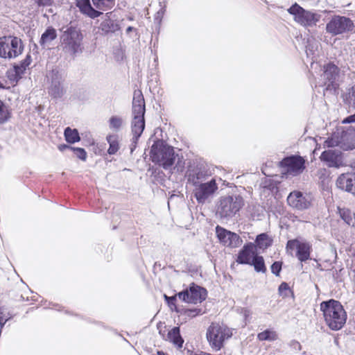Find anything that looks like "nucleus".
Returning <instances> with one entry per match:
<instances>
[{
  "label": "nucleus",
  "mask_w": 355,
  "mask_h": 355,
  "mask_svg": "<svg viewBox=\"0 0 355 355\" xmlns=\"http://www.w3.org/2000/svg\"><path fill=\"white\" fill-rule=\"evenodd\" d=\"M313 197L310 193L295 190L289 193L287 202L290 207L298 211L310 209L313 205Z\"/></svg>",
  "instance_id": "10"
},
{
  "label": "nucleus",
  "mask_w": 355,
  "mask_h": 355,
  "mask_svg": "<svg viewBox=\"0 0 355 355\" xmlns=\"http://www.w3.org/2000/svg\"><path fill=\"white\" fill-rule=\"evenodd\" d=\"M279 166L282 173L286 175L297 176L302 173L305 168V160L298 155H291L284 157Z\"/></svg>",
  "instance_id": "11"
},
{
  "label": "nucleus",
  "mask_w": 355,
  "mask_h": 355,
  "mask_svg": "<svg viewBox=\"0 0 355 355\" xmlns=\"http://www.w3.org/2000/svg\"><path fill=\"white\" fill-rule=\"evenodd\" d=\"M312 250V245L310 243L306 241H302L297 245L296 250V257L301 262H306L310 259L311 252Z\"/></svg>",
  "instance_id": "22"
},
{
  "label": "nucleus",
  "mask_w": 355,
  "mask_h": 355,
  "mask_svg": "<svg viewBox=\"0 0 355 355\" xmlns=\"http://www.w3.org/2000/svg\"><path fill=\"white\" fill-rule=\"evenodd\" d=\"M145 105H132L133 118H144Z\"/></svg>",
  "instance_id": "36"
},
{
  "label": "nucleus",
  "mask_w": 355,
  "mask_h": 355,
  "mask_svg": "<svg viewBox=\"0 0 355 355\" xmlns=\"http://www.w3.org/2000/svg\"><path fill=\"white\" fill-rule=\"evenodd\" d=\"M244 205V200L240 195L222 196L217 205L216 214L221 218H232Z\"/></svg>",
  "instance_id": "5"
},
{
  "label": "nucleus",
  "mask_w": 355,
  "mask_h": 355,
  "mask_svg": "<svg viewBox=\"0 0 355 355\" xmlns=\"http://www.w3.org/2000/svg\"><path fill=\"white\" fill-rule=\"evenodd\" d=\"M268 236L266 233H262L257 236L255 242L257 245L260 248H266L270 246V243L268 242Z\"/></svg>",
  "instance_id": "33"
},
{
  "label": "nucleus",
  "mask_w": 355,
  "mask_h": 355,
  "mask_svg": "<svg viewBox=\"0 0 355 355\" xmlns=\"http://www.w3.org/2000/svg\"><path fill=\"white\" fill-rule=\"evenodd\" d=\"M349 100L355 107V85L352 87L349 92Z\"/></svg>",
  "instance_id": "46"
},
{
  "label": "nucleus",
  "mask_w": 355,
  "mask_h": 355,
  "mask_svg": "<svg viewBox=\"0 0 355 355\" xmlns=\"http://www.w3.org/2000/svg\"><path fill=\"white\" fill-rule=\"evenodd\" d=\"M289 346L293 351H295V352H298V351L301 350V349H302L301 344L295 340H291L289 343Z\"/></svg>",
  "instance_id": "45"
},
{
  "label": "nucleus",
  "mask_w": 355,
  "mask_h": 355,
  "mask_svg": "<svg viewBox=\"0 0 355 355\" xmlns=\"http://www.w3.org/2000/svg\"><path fill=\"white\" fill-rule=\"evenodd\" d=\"M31 64V55H27L26 58L24 59V71L26 69V67H28Z\"/></svg>",
  "instance_id": "50"
},
{
  "label": "nucleus",
  "mask_w": 355,
  "mask_h": 355,
  "mask_svg": "<svg viewBox=\"0 0 355 355\" xmlns=\"http://www.w3.org/2000/svg\"><path fill=\"white\" fill-rule=\"evenodd\" d=\"M39 6H46L51 4V0H35Z\"/></svg>",
  "instance_id": "47"
},
{
  "label": "nucleus",
  "mask_w": 355,
  "mask_h": 355,
  "mask_svg": "<svg viewBox=\"0 0 355 355\" xmlns=\"http://www.w3.org/2000/svg\"><path fill=\"white\" fill-rule=\"evenodd\" d=\"M210 175L208 169L202 166H197L187 172L188 181L193 186L206 182Z\"/></svg>",
  "instance_id": "17"
},
{
  "label": "nucleus",
  "mask_w": 355,
  "mask_h": 355,
  "mask_svg": "<svg viewBox=\"0 0 355 355\" xmlns=\"http://www.w3.org/2000/svg\"><path fill=\"white\" fill-rule=\"evenodd\" d=\"M145 105V101L141 90H135L133 94L132 105Z\"/></svg>",
  "instance_id": "37"
},
{
  "label": "nucleus",
  "mask_w": 355,
  "mask_h": 355,
  "mask_svg": "<svg viewBox=\"0 0 355 355\" xmlns=\"http://www.w3.org/2000/svg\"><path fill=\"white\" fill-rule=\"evenodd\" d=\"M353 167L355 168V162L353 164Z\"/></svg>",
  "instance_id": "58"
},
{
  "label": "nucleus",
  "mask_w": 355,
  "mask_h": 355,
  "mask_svg": "<svg viewBox=\"0 0 355 355\" xmlns=\"http://www.w3.org/2000/svg\"><path fill=\"white\" fill-rule=\"evenodd\" d=\"M133 30H135V28H133L132 26H128L127 28H126V33L128 34L130 33L131 31H132Z\"/></svg>",
  "instance_id": "54"
},
{
  "label": "nucleus",
  "mask_w": 355,
  "mask_h": 355,
  "mask_svg": "<svg viewBox=\"0 0 355 355\" xmlns=\"http://www.w3.org/2000/svg\"><path fill=\"white\" fill-rule=\"evenodd\" d=\"M22 52V42L20 38L13 36L0 37V57L13 59Z\"/></svg>",
  "instance_id": "7"
},
{
  "label": "nucleus",
  "mask_w": 355,
  "mask_h": 355,
  "mask_svg": "<svg viewBox=\"0 0 355 355\" xmlns=\"http://www.w3.org/2000/svg\"><path fill=\"white\" fill-rule=\"evenodd\" d=\"M46 78L49 84L47 87L49 95L53 99L61 98L64 94L62 71L55 67L46 73Z\"/></svg>",
  "instance_id": "8"
},
{
  "label": "nucleus",
  "mask_w": 355,
  "mask_h": 355,
  "mask_svg": "<svg viewBox=\"0 0 355 355\" xmlns=\"http://www.w3.org/2000/svg\"><path fill=\"white\" fill-rule=\"evenodd\" d=\"M250 311L248 310L245 311V318L249 315Z\"/></svg>",
  "instance_id": "57"
},
{
  "label": "nucleus",
  "mask_w": 355,
  "mask_h": 355,
  "mask_svg": "<svg viewBox=\"0 0 355 355\" xmlns=\"http://www.w3.org/2000/svg\"><path fill=\"white\" fill-rule=\"evenodd\" d=\"M343 123H355V113L354 114L349 115L347 117L345 118L343 121Z\"/></svg>",
  "instance_id": "49"
},
{
  "label": "nucleus",
  "mask_w": 355,
  "mask_h": 355,
  "mask_svg": "<svg viewBox=\"0 0 355 355\" xmlns=\"http://www.w3.org/2000/svg\"><path fill=\"white\" fill-rule=\"evenodd\" d=\"M64 135L67 143L74 144L80 140L78 131L76 129H71V128L67 127L64 130Z\"/></svg>",
  "instance_id": "27"
},
{
  "label": "nucleus",
  "mask_w": 355,
  "mask_h": 355,
  "mask_svg": "<svg viewBox=\"0 0 355 355\" xmlns=\"http://www.w3.org/2000/svg\"><path fill=\"white\" fill-rule=\"evenodd\" d=\"M257 338L259 340H268L273 341L277 338V336L275 331L270 329H266L261 333H259Z\"/></svg>",
  "instance_id": "30"
},
{
  "label": "nucleus",
  "mask_w": 355,
  "mask_h": 355,
  "mask_svg": "<svg viewBox=\"0 0 355 355\" xmlns=\"http://www.w3.org/2000/svg\"><path fill=\"white\" fill-rule=\"evenodd\" d=\"M3 313L0 311V324L2 325L6 323L7 321V319H4V318L2 315Z\"/></svg>",
  "instance_id": "52"
},
{
  "label": "nucleus",
  "mask_w": 355,
  "mask_h": 355,
  "mask_svg": "<svg viewBox=\"0 0 355 355\" xmlns=\"http://www.w3.org/2000/svg\"><path fill=\"white\" fill-rule=\"evenodd\" d=\"M216 234L220 243L225 246L236 248L242 243V240L237 234L227 230L219 225L216 227Z\"/></svg>",
  "instance_id": "15"
},
{
  "label": "nucleus",
  "mask_w": 355,
  "mask_h": 355,
  "mask_svg": "<svg viewBox=\"0 0 355 355\" xmlns=\"http://www.w3.org/2000/svg\"><path fill=\"white\" fill-rule=\"evenodd\" d=\"M164 9H163V8H162L160 10H159V11L157 12V17H156V19H157V17H161V16L164 14Z\"/></svg>",
  "instance_id": "53"
},
{
  "label": "nucleus",
  "mask_w": 355,
  "mask_h": 355,
  "mask_svg": "<svg viewBox=\"0 0 355 355\" xmlns=\"http://www.w3.org/2000/svg\"><path fill=\"white\" fill-rule=\"evenodd\" d=\"M218 184L214 178L194 186L193 196L199 204H205L218 190Z\"/></svg>",
  "instance_id": "13"
},
{
  "label": "nucleus",
  "mask_w": 355,
  "mask_h": 355,
  "mask_svg": "<svg viewBox=\"0 0 355 355\" xmlns=\"http://www.w3.org/2000/svg\"><path fill=\"white\" fill-rule=\"evenodd\" d=\"M21 67L22 62H21L18 64H15L12 68L8 70L6 76L12 86H15L21 78Z\"/></svg>",
  "instance_id": "23"
},
{
  "label": "nucleus",
  "mask_w": 355,
  "mask_h": 355,
  "mask_svg": "<svg viewBox=\"0 0 355 355\" xmlns=\"http://www.w3.org/2000/svg\"><path fill=\"white\" fill-rule=\"evenodd\" d=\"M60 31L62 32L60 42L63 51L72 57L82 53L83 37L80 30L70 23L67 26H63Z\"/></svg>",
  "instance_id": "2"
},
{
  "label": "nucleus",
  "mask_w": 355,
  "mask_h": 355,
  "mask_svg": "<svg viewBox=\"0 0 355 355\" xmlns=\"http://www.w3.org/2000/svg\"><path fill=\"white\" fill-rule=\"evenodd\" d=\"M94 6L99 10H109L112 9L116 0H92Z\"/></svg>",
  "instance_id": "26"
},
{
  "label": "nucleus",
  "mask_w": 355,
  "mask_h": 355,
  "mask_svg": "<svg viewBox=\"0 0 355 355\" xmlns=\"http://www.w3.org/2000/svg\"><path fill=\"white\" fill-rule=\"evenodd\" d=\"M232 336L230 328L218 323H211L207 331V340L210 346L216 351L220 350L223 347L225 340Z\"/></svg>",
  "instance_id": "6"
},
{
  "label": "nucleus",
  "mask_w": 355,
  "mask_h": 355,
  "mask_svg": "<svg viewBox=\"0 0 355 355\" xmlns=\"http://www.w3.org/2000/svg\"><path fill=\"white\" fill-rule=\"evenodd\" d=\"M288 12L294 17V20L304 26H313L320 20V15L304 9L298 3H295L288 10Z\"/></svg>",
  "instance_id": "9"
},
{
  "label": "nucleus",
  "mask_w": 355,
  "mask_h": 355,
  "mask_svg": "<svg viewBox=\"0 0 355 355\" xmlns=\"http://www.w3.org/2000/svg\"><path fill=\"white\" fill-rule=\"evenodd\" d=\"M43 109L44 107L42 105H39L38 107H37V110L39 113H40L42 110H43Z\"/></svg>",
  "instance_id": "55"
},
{
  "label": "nucleus",
  "mask_w": 355,
  "mask_h": 355,
  "mask_svg": "<svg viewBox=\"0 0 355 355\" xmlns=\"http://www.w3.org/2000/svg\"><path fill=\"white\" fill-rule=\"evenodd\" d=\"M282 262L281 261H275L271 266V272L275 275L276 276H279L280 272L282 270Z\"/></svg>",
  "instance_id": "42"
},
{
  "label": "nucleus",
  "mask_w": 355,
  "mask_h": 355,
  "mask_svg": "<svg viewBox=\"0 0 355 355\" xmlns=\"http://www.w3.org/2000/svg\"><path fill=\"white\" fill-rule=\"evenodd\" d=\"M254 254V245L252 243L245 244L239 251L236 262L240 264H250Z\"/></svg>",
  "instance_id": "20"
},
{
  "label": "nucleus",
  "mask_w": 355,
  "mask_h": 355,
  "mask_svg": "<svg viewBox=\"0 0 355 355\" xmlns=\"http://www.w3.org/2000/svg\"><path fill=\"white\" fill-rule=\"evenodd\" d=\"M75 155L81 160L85 161L87 159V153L84 148H71Z\"/></svg>",
  "instance_id": "40"
},
{
  "label": "nucleus",
  "mask_w": 355,
  "mask_h": 355,
  "mask_svg": "<svg viewBox=\"0 0 355 355\" xmlns=\"http://www.w3.org/2000/svg\"><path fill=\"white\" fill-rule=\"evenodd\" d=\"M302 241H299L298 239L289 240L286 243V249L294 250L295 248L297 250L298 243H300Z\"/></svg>",
  "instance_id": "44"
},
{
  "label": "nucleus",
  "mask_w": 355,
  "mask_h": 355,
  "mask_svg": "<svg viewBox=\"0 0 355 355\" xmlns=\"http://www.w3.org/2000/svg\"><path fill=\"white\" fill-rule=\"evenodd\" d=\"M341 218L349 225L355 226V214L349 210H343L340 212Z\"/></svg>",
  "instance_id": "31"
},
{
  "label": "nucleus",
  "mask_w": 355,
  "mask_h": 355,
  "mask_svg": "<svg viewBox=\"0 0 355 355\" xmlns=\"http://www.w3.org/2000/svg\"><path fill=\"white\" fill-rule=\"evenodd\" d=\"M250 265L253 266L254 270L258 272L264 273L266 272V267L265 266L264 259L262 256L257 254L253 256Z\"/></svg>",
  "instance_id": "28"
},
{
  "label": "nucleus",
  "mask_w": 355,
  "mask_h": 355,
  "mask_svg": "<svg viewBox=\"0 0 355 355\" xmlns=\"http://www.w3.org/2000/svg\"><path fill=\"white\" fill-rule=\"evenodd\" d=\"M123 125V119L118 116H112L109 120L110 128L118 131Z\"/></svg>",
  "instance_id": "32"
},
{
  "label": "nucleus",
  "mask_w": 355,
  "mask_h": 355,
  "mask_svg": "<svg viewBox=\"0 0 355 355\" xmlns=\"http://www.w3.org/2000/svg\"><path fill=\"white\" fill-rule=\"evenodd\" d=\"M336 186L343 191L355 195V173H346L339 175Z\"/></svg>",
  "instance_id": "18"
},
{
  "label": "nucleus",
  "mask_w": 355,
  "mask_h": 355,
  "mask_svg": "<svg viewBox=\"0 0 355 355\" xmlns=\"http://www.w3.org/2000/svg\"><path fill=\"white\" fill-rule=\"evenodd\" d=\"M132 132L133 135L132 139V147L131 151L136 148V145L137 144L139 138L141 137L143 131L145 128V119L144 118H133L132 124Z\"/></svg>",
  "instance_id": "19"
},
{
  "label": "nucleus",
  "mask_w": 355,
  "mask_h": 355,
  "mask_svg": "<svg viewBox=\"0 0 355 355\" xmlns=\"http://www.w3.org/2000/svg\"><path fill=\"white\" fill-rule=\"evenodd\" d=\"M190 298L191 304H197L205 300L207 295V290L192 283L189 288Z\"/></svg>",
  "instance_id": "21"
},
{
  "label": "nucleus",
  "mask_w": 355,
  "mask_h": 355,
  "mask_svg": "<svg viewBox=\"0 0 355 355\" xmlns=\"http://www.w3.org/2000/svg\"><path fill=\"white\" fill-rule=\"evenodd\" d=\"M10 117L7 106L0 100V123L6 122Z\"/></svg>",
  "instance_id": "34"
},
{
  "label": "nucleus",
  "mask_w": 355,
  "mask_h": 355,
  "mask_svg": "<svg viewBox=\"0 0 355 355\" xmlns=\"http://www.w3.org/2000/svg\"><path fill=\"white\" fill-rule=\"evenodd\" d=\"M168 340L173 343V345L180 349L183 346L184 339L180 335V329L179 327H174L168 332Z\"/></svg>",
  "instance_id": "24"
},
{
  "label": "nucleus",
  "mask_w": 355,
  "mask_h": 355,
  "mask_svg": "<svg viewBox=\"0 0 355 355\" xmlns=\"http://www.w3.org/2000/svg\"><path fill=\"white\" fill-rule=\"evenodd\" d=\"M150 157L154 163L168 169L173 165L176 155L173 147L157 139L151 146Z\"/></svg>",
  "instance_id": "3"
},
{
  "label": "nucleus",
  "mask_w": 355,
  "mask_h": 355,
  "mask_svg": "<svg viewBox=\"0 0 355 355\" xmlns=\"http://www.w3.org/2000/svg\"><path fill=\"white\" fill-rule=\"evenodd\" d=\"M354 28L353 21L348 17L334 16L326 25V31L332 35H337L351 31Z\"/></svg>",
  "instance_id": "12"
},
{
  "label": "nucleus",
  "mask_w": 355,
  "mask_h": 355,
  "mask_svg": "<svg viewBox=\"0 0 355 355\" xmlns=\"http://www.w3.org/2000/svg\"><path fill=\"white\" fill-rule=\"evenodd\" d=\"M157 354V355H166V354L162 351H158Z\"/></svg>",
  "instance_id": "56"
},
{
  "label": "nucleus",
  "mask_w": 355,
  "mask_h": 355,
  "mask_svg": "<svg viewBox=\"0 0 355 355\" xmlns=\"http://www.w3.org/2000/svg\"><path fill=\"white\" fill-rule=\"evenodd\" d=\"M101 14L102 12L98 10V9H95L92 6H91L85 15L92 19H95L98 17Z\"/></svg>",
  "instance_id": "43"
},
{
  "label": "nucleus",
  "mask_w": 355,
  "mask_h": 355,
  "mask_svg": "<svg viewBox=\"0 0 355 355\" xmlns=\"http://www.w3.org/2000/svg\"><path fill=\"white\" fill-rule=\"evenodd\" d=\"M164 297L165 301L167 302L168 306L172 310L174 308L175 311H177L178 313L180 312L179 310L177 309L176 304H175L177 295H173V296H170L169 297V296L166 295V294H164Z\"/></svg>",
  "instance_id": "39"
},
{
  "label": "nucleus",
  "mask_w": 355,
  "mask_h": 355,
  "mask_svg": "<svg viewBox=\"0 0 355 355\" xmlns=\"http://www.w3.org/2000/svg\"><path fill=\"white\" fill-rule=\"evenodd\" d=\"M320 311L328 327L334 331L340 329L346 322L347 313L341 303L331 299L320 303Z\"/></svg>",
  "instance_id": "1"
},
{
  "label": "nucleus",
  "mask_w": 355,
  "mask_h": 355,
  "mask_svg": "<svg viewBox=\"0 0 355 355\" xmlns=\"http://www.w3.org/2000/svg\"><path fill=\"white\" fill-rule=\"evenodd\" d=\"M107 141L109 144V148L107 153L110 155H114L119 148V144L118 141V137L116 135H108L107 137Z\"/></svg>",
  "instance_id": "29"
},
{
  "label": "nucleus",
  "mask_w": 355,
  "mask_h": 355,
  "mask_svg": "<svg viewBox=\"0 0 355 355\" xmlns=\"http://www.w3.org/2000/svg\"><path fill=\"white\" fill-rule=\"evenodd\" d=\"M340 70L338 66L332 62H329L323 66V72L320 75V81L324 85H327L326 89H336L338 87V81L340 77Z\"/></svg>",
  "instance_id": "14"
},
{
  "label": "nucleus",
  "mask_w": 355,
  "mask_h": 355,
  "mask_svg": "<svg viewBox=\"0 0 355 355\" xmlns=\"http://www.w3.org/2000/svg\"><path fill=\"white\" fill-rule=\"evenodd\" d=\"M71 146L67 145V144H63V145H60L58 146V148L60 150L62 151L65 149H70L71 150Z\"/></svg>",
  "instance_id": "51"
},
{
  "label": "nucleus",
  "mask_w": 355,
  "mask_h": 355,
  "mask_svg": "<svg viewBox=\"0 0 355 355\" xmlns=\"http://www.w3.org/2000/svg\"><path fill=\"white\" fill-rule=\"evenodd\" d=\"M176 295L178 296V297L183 302L191 303L190 293L189 289H185L178 293Z\"/></svg>",
  "instance_id": "41"
},
{
  "label": "nucleus",
  "mask_w": 355,
  "mask_h": 355,
  "mask_svg": "<svg viewBox=\"0 0 355 355\" xmlns=\"http://www.w3.org/2000/svg\"><path fill=\"white\" fill-rule=\"evenodd\" d=\"M320 159L325 162L329 167L338 168L343 166L342 153L336 150H327L322 153Z\"/></svg>",
  "instance_id": "16"
},
{
  "label": "nucleus",
  "mask_w": 355,
  "mask_h": 355,
  "mask_svg": "<svg viewBox=\"0 0 355 355\" xmlns=\"http://www.w3.org/2000/svg\"><path fill=\"white\" fill-rule=\"evenodd\" d=\"M325 144L327 147L338 146L343 150H349L355 148V129L349 128L337 129L329 137Z\"/></svg>",
  "instance_id": "4"
},
{
  "label": "nucleus",
  "mask_w": 355,
  "mask_h": 355,
  "mask_svg": "<svg viewBox=\"0 0 355 355\" xmlns=\"http://www.w3.org/2000/svg\"><path fill=\"white\" fill-rule=\"evenodd\" d=\"M180 313L189 318H193L196 315H202V312L200 309H186L182 312H180Z\"/></svg>",
  "instance_id": "38"
},
{
  "label": "nucleus",
  "mask_w": 355,
  "mask_h": 355,
  "mask_svg": "<svg viewBox=\"0 0 355 355\" xmlns=\"http://www.w3.org/2000/svg\"><path fill=\"white\" fill-rule=\"evenodd\" d=\"M289 289L288 284L286 282H282L279 286V292L280 294H282L284 291H288Z\"/></svg>",
  "instance_id": "48"
},
{
  "label": "nucleus",
  "mask_w": 355,
  "mask_h": 355,
  "mask_svg": "<svg viewBox=\"0 0 355 355\" xmlns=\"http://www.w3.org/2000/svg\"><path fill=\"white\" fill-rule=\"evenodd\" d=\"M56 37L57 33L55 29L52 26H49L42 34L40 43L43 47H45L49 45Z\"/></svg>",
  "instance_id": "25"
},
{
  "label": "nucleus",
  "mask_w": 355,
  "mask_h": 355,
  "mask_svg": "<svg viewBox=\"0 0 355 355\" xmlns=\"http://www.w3.org/2000/svg\"><path fill=\"white\" fill-rule=\"evenodd\" d=\"M76 6L85 15L92 6L90 0H76Z\"/></svg>",
  "instance_id": "35"
}]
</instances>
